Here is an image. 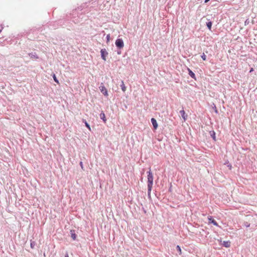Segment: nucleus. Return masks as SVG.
I'll return each instance as SVG.
<instances>
[{
    "label": "nucleus",
    "mask_w": 257,
    "mask_h": 257,
    "mask_svg": "<svg viewBox=\"0 0 257 257\" xmlns=\"http://www.w3.org/2000/svg\"><path fill=\"white\" fill-rule=\"evenodd\" d=\"M153 180V175L151 171V169H150V171L148 172V189L149 195L151 193L152 190Z\"/></svg>",
    "instance_id": "nucleus-1"
},
{
    "label": "nucleus",
    "mask_w": 257,
    "mask_h": 257,
    "mask_svg": "<svg viewBox=\"0 0 257 257\" xmlns=\"http://www.w3.org/2000/svg\"><path fill=\"white\" fill-rule=\"evenodd\" d=\"M115 44L116 46L119 49H121L124 47V43L121 39H116Z\"/></svg>",
    "instance_id": "nucleus-2"
},
{
    "label": "nucleus",
    "mask_w": 257,
    "mask_h": 257,
    "mask_svg": "<svg viewBox=\"0 0 257 257\" xmlns=\"http://www.w3.org/2000/svg\"><path fill=\"white\" fill-rule=\"evenodd\" d=\"M99 89L101 92L103 93V95H104L106 96H107L108 95L106 88L102 84H101V85L99 87Z\"/></svg>",
    "instance_id": "nucleus-3"
},
{
    "label": "nucleus",
    "mask_w": 257,
    "mask_h": 257,
    "mask_svg": "<svg viewBox=\"0 0 257 257\" xmlns=\"http://www.w3.org/2000/svg\"><path fill=\"white\" fill-rule=\"evenodd\" d=\"M100 53H101V56L102 59L103 60L105 61L106 60V57L108 55V53L106 51V49H101V51H100Z\"/></svg>",
    "instance_id": "nucleus-4"
},
{
    "label": "nucleus",
    "mask_w": 257,
    "mask_h": 257,
    "mask_svg": "<svg viewBox=\"0 0 257 257\" xmlns=\"http://www.w3.org/2000/svg\"><path fill=\"white\" fill-rule=\"evenodd\" d=\"M208 219L209 220V223H211L213 224L214 225L218 226V224L217 223V222L212 218L211 216L208 217Z\"/></svg>",
    "instance_id": "nucleus-5"
},
{
    "label": "nucleus",
    "mask_w": 257,
    "mask_h": 257,
    "mask_svg": "<svg viewBox=\"0 0 257 257\" xmlns=\"http://www.w3.org/2000/svg\"><path fill=\"white\" fill-rule=\"evenodd\" d=\"M180 113L183 118L184 120L185 121L187 119V115L186 114L185 111L183 109L180 111Z\"/></svg>",
    "instance_id": "nucleus-6"
},
{
    "label": "nucleus",
    "mask_w": 257,
    "mask_h": 257,
    "mask_svg": "<svg viewBox=\"0 0 257 257\" xmlns=\"http://www.w3.org/2000/svg\"><path fill=\"white\" fill-rule=\"evenodd\" d=\"M151 122L155 129H156L158 127V123L157 122L156 120L154 118H152L151 119Z\"/></svg>",
    "instance_id": "nucleus-7"
},
{
    "label": "nucleus",
    "mask_w": 257,
    "mask_h": 257,
    "mask_svg": "<svg viewBox=\"0 0 257 257\" xmlns=\"http://www.w3.org/2000/svg\"><path fill=\"white\" fill-rule=\"evenodd\" d=\"M70 233H71V236L72 238V239L73 240H75L76 239L77 235L76 234V233L75 232V230H71Z\"/></svg>",
    "instance_id": "nucleus-8"
},
{
    "label": "nucleus",
    "mask_w": 257,
    "mask_h": 257,
    "mask_svg": "<svg viewBox=\"0 0 257 257\" xmlns=\"http://www.w3.org/2000/svg\"><path fill=\"white\" fill-rule=\"evenodd\" d=\"M222 244L226 247H229L230 246V242L229 241H223Z\"/></svg>",
    "instance_id": "nucleus-9"
},
{
    "label": "nucleus",
    "mask_w": 257,
    "mask_h": 257,
    "mask_svg": "<svg viewBox=\"0 0 257 257\" xmlns=\"http://www.w3.org/2000/svg\"><path fill=\"white\" fill-rule=\"evenodd\" d=\"M100 117L101 119H102L103 120L104 122L105 123L106 121V119L105 115L104 113L101 112L100 114Z\"/></svg>",
    "instance_id": "nucleus-10"
},
{
    "label": "nucleus",
    "mask_w": 257,
    "mask_h": 257,
    "mask_svg": "<svg viewBox=\"0 0 257 257\" xmlns=\"http://www.w3.org/2000/svg\"><path fill=\"white\" fill-rule=\"evenodd\" d=\"M188 72H189V75L192 78L195 79V74L189 68H188Z\"/></svg>",
    "instance_id": "nucleus-11"
},
{
    "label": "nucleus",
    "mask_w": 257,
    "mask_h": 257,
    "mask_svg": "<svg viewBox=\"0 0 257 257\" xmlns=\"http://www.w3.org/2000/svg\"><path fill=\"white\" fill-rule=\"evenodd\" d=\"M122 90L123 92H125L126 91V88L124 84V82L123 81H121V84L120 85Z\"/></svg>",
    "instance_id": "nucleus-12"
},
{
    "label": "nucleus",
    "mask_w": 257,
    "mask_h": 257,
    "mask_svg": "<svg viewBox=\"0 0 257 257\" xmlns=\"http://www.w3.org/2000/svg\"><path fill=\"white\" fill-rule=\"evenodd\" d=\"M211 136L212 137L213 139L215 141V133L214 131H212L210 132Z\"/></svg>",
    "instance_id": "nucleus-13"
},
{
    "label": "nucleus",
    "mask_w": 257,
    "mask_h": 257,
    "mask_svg": "<svg viewBox=\"0 0 257 257\" xmlns=\"http://www.w3.org/2000/svg\"><path fill=\"white\" fill-rule=\"evenodd\" d=\"M53 78L55 82H56L57 84H59L58 80L57 79L56 76L55 74L53 75Z\"/></svg>",
    "instance_id": "nucleus-14"
},
{
    "label": "nucleus",
    "mask_w": 257,
    "mask_h": 257,
    "mask_svg": "<svg viewBox=\"0 0 257 257\" xmlns=\"http://www.w3.org/2000/svg\"><path fill=\"white\" fill-rule=\"evenodd\" d=\"M83 121H84L85 122V126L88 128L89 131H91V128L89 124L87 122V121L85 120H83Z\"/></svg>",
    "instance_id": "nucleus-15"
},
{
    "label": "nucleus",
    "mask_w": 257,
    "mask_h": 257,
    "mask_svg": "<svg viewBox=\"0 0 257 257\" xmlns=\"http://www.w3.org/2000/svg\"><path fill=\"white\" fill-rule=\"evenodd\" d=\"M207 26L208 28V29L210 30L212 26V23L211 22H208L207 23Z\"/></svg>",
    "instance_id": "nucleus-16"
},
{
    "label": "nucleus",
    "mask_w": 257,
    "mask_h": 257,
    "mask_svg": "<svg viewBox=\"0 0 257 257\" xmlns=\"http://www.w3.org/2000/svg\"><path fill=\"white\" fill-rule=\"evenodd\" d=\"M176 248L177 249V250L179 252V254H181L182 251H181V247L179 245H177Z\"/></svg>",
    "instance_id": "nucleus-17"
},
{
    "label": "nucleus",
    "mask_w": 257,
    "mask_h": 257,
    "mask_svg": "<svg viewBox=\"0 0 257 257\" xmlns=\"http://www.w3.org/2000/svg\"><path fill=\"white\" fill-rule=\"evenodd\" d=\"M201 58L204 61H205L206 60V56L204 53L202 54V55H201Z\"/></svg>",
    "instance_id": "nucleus-18"
},
{
    "label": "nucleus",
    "mask_w": 257,
    "mask_h": 257,
    "mask_svg": "<svg viewBox=\"0 0 257 257\" xmlns=\"http://www.w3.org/2000/svg\"><path fill=\"white\" fill-rule=\"evenodd\" d=\"M106 38H107V41L109 42V39H110V35L109 34L107 35Z\"/></svg>",
    "instance_id": "nucleus-19"
},
{
    "label": "nucleus",
    "mask_w": 257,
    "mask_h": 257,
    "mask_svg": "<svg viewBox=\"0 0 257 257\" xmlns=\"http://www.w3.org/2000/svg\"><path fill=\"white\" fill-rule=\"evenodd\" d=\"M253 71V68H251L250 69V71H249V72H252Z\"/></svg>",
    "instance_id": "nucleus-20"
},
{
    "label": "nucleus",
    "mask_w": 257,
    "mask_h": 257,
    "mask_svg": "<svg viewBox=\"0 0 257 257\" xmlns=\"http://www.w3.org/2000/svg\"><path fill=\"white\" fill-rule=\"evenodd\" d=\"M210 0H205V3H207L208 2H209Z\"/></svg>",
    "instance_id": "nucleus-21"
},
{
    "label": "nucleus",
    "mask_w": 257,
    "mask_h": 257,
    "mask_svg": "<svg viewBox=\"0 0 257 257\" xmlns=\"http://www.w3.org/2000/svg\"><path fill=\"white\" fill-rule=\"evenodd\" d=\"M228 168H229V169H231V166L230 165H229L228 166Z\"/></svg>",
    "instance_id": "nucleus-22"
},
{
    "label": "nucleus",
    "mask_w": 257,
    "mask_h": 257,
    "mask_svg": "<svg viewBox=\"0 0 257 257\" xmlns=\"http://www.w3.org/2000/svg\"><path fill=\"white\" fill-rule=\"evenodd\" d=\"M65 257H69L68 254L67 253L65 255Z\"/></svg>",
    "instance_id": "nucleus-23"
},
{
    "label": "nucleus",
    "mask_w": 257,
    "mask_h": 257,
    "mask_svg": "<svg viewBox=\"0 0 257 257\" xmlns=\"http://www.w3.org/2000/svg\"><path fill=\"white\" fill-rule=\"evenodd\" d=\"M33 244H32V243H31V246L32 248H33Z\"/></svg>",
    "instance_id": "nucleus-24"
},
{
    "label": "nucleus",
    "mask_w": 257,
    "mask_h": 257,
    "mask_svg": "<svg viewBox=\"0 0 257 257\" xmlns=\"http://www.w3.org/2000/svg\"><path fill=\"white\" fill-rule=\"evenodd\" d=\"M33 244H32V243H31V246L32 248H33Z\"/></svg>",
    "instance_id": "nucleus-25"
},
{
    "label": "nucleus",
    "mask_w": 257,
    "mask_h": 257,
    "mask_svg": "<svg viewBox=\"0 0 257 257\" xmlns=\"http://www.w3.org/2000/svg\"><path fill=\"white\" fill-rule=\"evenodd\" d=\"M80 166H81L82 167V162H80Z\"/></svg>",
    "instance_id": "nucleus-26"
}]
</instances>
